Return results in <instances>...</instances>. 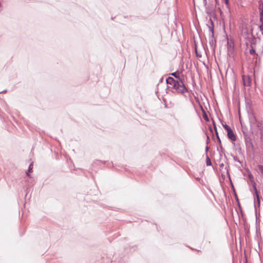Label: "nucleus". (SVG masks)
<instances>
[{"instance_id": "obj_16", "label": "nucleus", "mask_w": 263, "mask_h": 263, "mask_svg": "<svg viewBox=\"0 0 263 263\" xmlns=\"http://www.w3.org/2000/svg\"><path fill=\"white\" fill-rule=\"evenodd\" d=\"M217 138H218V139L220 141L219 138V137H218V135H217Z\"/></svg>"}, {"instance_id": "obj_1", "label": "nucleus", "mask_w": 263, "mask_h": 263, "mask_svg": "<svg viewBox=\"0 0 263 263\" xmlns=\"http://www.w3.org/2000/svg\"><path fill=\"white\" fill-rule=\"evenodd\" d=\"M166 83L172 86L178 92L184 93L186 91V88L181 80H175L172 77H170L166 79Z\"/></svg>"}, {"instance_id": "obj_5", "label": "nucleus", "mask_w": 263, "mask_h": 263, "mask_svg": "<svg viewBox=\"0 0 263 263\" xmlns=\"http://www.w3.org/2000/svg\"><path fill=\"white\" fill-rule=\"evenodd\" d=\"M254 191H255V195H256V197L257 202L259 204H260L259 193L257 191V189H256V187H255V185H254Z\"/></svg>"}, {"instance_id": "obj_6", "label": "nucleus", "mask_w": 263, "mask_h": 263, "mask_svg": "<svg viewBox=\"0 0 263 263\" xmlns=\"http://www.w3.org/2000/svg\"><path fill=\"white\" fill-rule=\"evenodd\" d=\"M201 109H202V113H203V119L206 121H209V118H208L207 114H206L205 111L203 110V109L202 107H201Z\"/></svg>"}, {"instance_id": "obj_10", "label": "nucleus", "mask_w": 263, "mask_h": 263, "mask_svg": "<svg viewBox=\"0 0 263 263\" xmlns=\"http://www.w3.org/2000/svg\"><path fill=\"white\" fill-rule=\"evenodd\" d=\"M260 20L263 23V12H260Z\"/></svg>"}, {"instance_id": "obj_7", "label": "nucleus", "mask_w": 263, "mask_h": 263, "mask_svg": "<svg viewBox=\"0 0 263 263\" xmlns=\"http://www.w3.org/2000/svg\"><path fill=\"white\" fill-rule=\"evenodd\" d=\"M33 169V164L31 163L29 166L28 172L26 173V174L28 176H29V173L31 172Z\"/></svg>"}, {"instance_id": "obj_8", "label": "nucleus", "mask_w": 263, "mask_h": 263, "mask_svg": "<svg viewBox=\"0 0 263 263\" xmlns=\"http://www.w3.org/2000/svg\"><path fill=\"white\" fill-rule=\"evenodd\" d=\"M259 10L260 12H263V1L260 4Z\"/></svg>"}, {"instance_id": "obj_2", "label": "nucleus", "mask_w": 263, "mask_h": 263, "mask_svg": "<svg viewBox=\"0 0 263 263\" xmlns=\"http://www.w3.org/2000/svg\"><path fill=\"white\" fill-rule=\"evenodd\" d=\"M223 127L227 132V135L229 139L232 142L236 141V137L231 128L227 124L223 125Z\"/></svg>"}, {"instance_id": "obj_13", "label": "nucleus", "mask_w": 263, "mask_h": 263, "mask_svg": "<svg viewBox=\"0 0 263 263\" xmlns=\"http://www.w3.org/2000/svg\"><path fill=\"white\" fill-rule=\"evenodd\" d=\"M206 164H207V165H210L211 164V161H210V159L209 158H208V159H207Z\"/></svg>"}, {"instance_id": "obj_4", "label": "nucleus", "mask_w": 263, "mask_h": 263, "mask_svg": "<svg viewBox=\"0 0 263 263\" xmlns=\"http://www.w3.org/2000/svg\"><path fill=\"white\" fill-rule=\"evenodd\" d=\"M245 143L246 145V147L248 149L252 150L254 148L253 144L252 141V139L249 137H245Z\"/></svg>"}, {"instance_id": "obj_11", "label": "nucleus", "mask_w": 263, "mask_h": 263, "mask_svg": "<svg viewBox=\"0 0 263 263\" xmlns=\"http://www.w3.org/2000/svg\"><path fill=\"white\" fill-rule=\"evenodd\" d=\"M258 167L261 173L263 174V165H258Z\"/></svg>"}, {"instance_id": "obj_17", "label": "nucleus", "mask_w": 263, "mask_h": 263, "mask_svg": "<svg viewBox=\"0 0 263 263\" xmlns=\"http://www.w3.org/2000/svg\"><path fill=\"white\" fill-rule=\"evenodd\" d=\"M215 1H216L217 0H215Z\"/></svg>"}, {"instance_id": "obj_3", "label": "nucleus", "mask_w": 263, "mask_h": 263, "mask_svg": "<svg viewBox=\"0 0 263 263\" xmlns=\"http://www.w3.org/2000/svg\"><path fill=\"white\" fill-rule=\"evenodd\" d=\"M243 85L245 86H250L251 84V79L249 76L243 75L242 77Z\"/></svg>"}, {"instance_id": "obj_12", "label": "nucleus", "mask_w": 263, "mask_h": 263, "mask_svg": "<svg viewBox=\"0 0 263 263\" xmlns=\"http://www.w3.org/2000/svg\"><path fill=\"white\" fill-rule=\"evenodd\" d=\"M255 51L254 49H251L250 50V53L251 54H253L255 53Z\"/></svg>"}, {"instance_id": "obj_14", "label": "nucleus", "mask_w": 263, "mask_h": 263, "mask_svg": "<svg viewBox=\"0 0 263 263\" xmlns=\"http://www.w3.org/2000/svg\"><path fill=\"white\" fill-rule=\"evenodd\" d=\"M224 2L226 3V4L228 6L229 5V0H224Z\"/></svg>"}, {"instance_id": "obj_15", "label": "nucleus", "mask_w": 263, "mask_h": 263, "mask_svg": "<svg viewBox=\"0 0 263 263\" xmlns=\"http://www.w3.org/2000/svg\"><path fill=\"white\" fill-rule=\"evenodd\" d=\"M261 139L263 140V135L261 136Z\"/></svg>"}, {"instance_id": "obj_9", "label": "nucleus", "mask_w": 263, "mask_h": 263, "mask_svg": "<svg viewBox=\"0 0 263 263\" xmlns=\"http://www.w3.org/2000/svg\"><path fill=\"white\" fill-rule=\"evenodd\" d=\"M171 75L173 76L175 78H177V79L180 80V79L179 78V77L178 76V73L177 72L172 73H171Z\"/></svg>"}]
</instances>
